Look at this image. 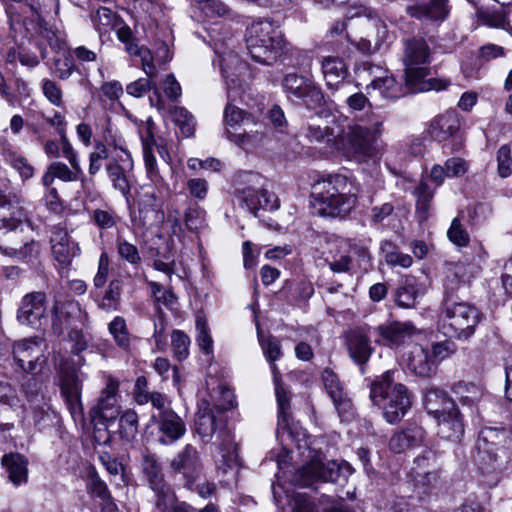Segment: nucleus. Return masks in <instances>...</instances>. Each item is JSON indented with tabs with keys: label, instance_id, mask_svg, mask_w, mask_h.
<instances>
[{
	"label": "nucleus",
	"instance_id": "obj_1",
	"mask_svg": "<svg viewBox=\"0 0 512 512\" xmlns=\"http://www.w3.org/2000/svg\"><path fill=\"white\" fill-rule=\"evenodd\" d=\"M220 62L229 100L224 109L225 133L229 140L243 146L258 133L257 130L252 129V127L258 126L255 119L231 103L238 99L242 100L245 83L241 76L246 72L247 66L237 55L232 53L221 56Z\"/></svg>",
	"mask_w": 512,
	"mask_h": 512
},
{
	"label": "nucleus",
	"instance_id": "obj_2",
	"mask_svg": "<svg viewBox=\"0 0 512 512\" xmlns=\"http://www.w3.org/2000/svg\"><path fill=\"white\" fill-rule=\"evenodd\" d=\"M357 188L347 175H323L313 185L312 205L321 216L345 218L357 202Z\"/></svg>",
	"mask_w": 512,
	"mask_h": 512
},
{
	"label": "nucleus",
	"instance_id": "obj_3",
	"mask_svg": "<svg viewBox=\"0 0 512 512\" xmlns=\"http://www.w3.org/2000/svg\"><path fill=\"white\" fill-rule=\"evenodd\" d=\"M400 371L387 370L370 384V399L383 409V415L390 424L398 423L411 408V393L398 382Z\"/></svg>",
	"mask_w": 512,
	"mask_h": 512
},
{
	"label": "nucleus",
	"instance_id": "obj_4",
	"mask_svg": "<svg viewBox=\"0 0 512 512\" xmlns=\"http://www.w3.org/2000/svg\"><path fill=\"white\" fill-rule=\"evenodd\" d=\"M383 120L377 119L370 126L349 125L339 140V149L348 160L367 163L380 157V138L383 134Z\"/></svg>",
	"mask_w": 512,
	"mask_h": 512
},
{
	"label": "nucleus",
	"instance_id": "obj_5",
	"mask_svg": "<svg viewBox=\"0 0 512 512\" xmlns=\"http://www.w3.org/2000/svg\"><path fill=\"white\" fill-rule=\"evenodd\" d=\"M245 37L251 58L264 65L275 63L287 45L280 27L269 19L254 21L247 28Z\"/></svg>",
	"mask_w": 512,
	"mask_h": 512
},
{
	"label": "nucleus",
	"instance_id": "obj_6",
	"mask_svg": "<svg viewBox=\"0 0 512 512\" xmlns=\"http://www.w3.org/2000/svg\"><path fill=\"white\" fill-rule=\"evenodd\" d=\"M439 321L444 334L459 339L470 338L481 321V313L473 304L458 297L443 298Z\"/></svg>",
	"mask_w": 512,
	"mask_h": 512
},
{
	"label": "nucleus",
	"instance_id": "obj_7",
	"mask_svg": "<svg viewBox=\"0 0 512 512\" xmlns=\"http://www.w3.org/2000/svg\"><path fill=\"white\" fill-rule=\"evenodd\" d=\"M224 408H210L205 402L200 406L195 418V430L205 443L215 437V444L229 458L234 457L235 443L231 431L226 427Z\"/></svg>",
	"mask_w": 512,
	"mask_h": 512
},
{
	"label": "nucleus",
	"instance_id": "obj_8",
	"mask_svg": "<svg viewBox=\"0 0 512 512\" xmlns=\"http://www.w3.org/2000/svg\"><path fill=\"white\" fill-rule=\"evenodd\" d=\"M402 63L408 85L415 88L418 84L427 83L425 78L430 73L432 50L422 36H411L402 41Z\"/></svg>",
	"mask_w": 512,
	"mask_h": 512
},
{
	"label": "nucleus",
	"instance_id": "obj_9",
	"mask_svg": "<svg viewBox=\"0 0 512 512\" xmlns=\"http://www.w3.org/2000/svg\"><path fill=\"white\" fill-rule=\"evenodd\" d=\"M352 473L353 468L347 462L338 463L333 460L323 462L313 459L298 470L296 480L302 486H310L315 481L344 485Z\"/></svg>",
	"mask_w": 512,
	"mask_h": 512
},
{
	"label": "nucleus",
	"instance_id": "obj_10",
	"mask_svg": "<svg viewBox=\"0 0 512 512\" xmlns=\"http://www.w3.org/2000/svg\"><path fill=\"white\" fill-rule=\"evenodd\" d=\"M281 86L289 101L302 103L308 109L321 107L325 103L321 87L311 78L288 73L283 77Z\"/></svg>",
	"mask_w": 512,
	"mask_h": 512
},
{
	"label": "nucleus",
	"instance_id": "obj_11",
	"mask_svg": "<svg viewBox=\"0 0 512 512\" xmlns=\"http://www.w3.org/2000/svg\"><path fill=\"white\" fill-rule=\"evenodd\" d=\"M450 85V81L445 79L438 78H430L427 80V83L418 84L417 86L412 87V85H408L407 79L405 78V83L401 80L398 81L393 75H388L387 73L382 75H375V79L371 80L370 84L367 85V89L372 87L373 89H378L383 98L386 99H398L407 93L414 92H424V91H442L447 89Z\"/></svg>",
	"mask_w": 512,
	"mask_h": 512
},
{
	"label": "nucleus",
	"instance_id": "obj_12",
	"mask_svg": "<svg viewBox=\"0 0 512 512\" xmlns=\"http://www.w3.org/2000/svg\"><path fill=\"white\" fill-rule=\"evenodd\" d=\"M170 474L180 476L183 486L193 490L200 478L203 464L199 451L192 444H186L169 463Z\"/></svg>",
	"mask_w": 512,
	"mask_h": 512
},
{
	"label": "nucleus",
	"instance_id": "obj_13",
	"mask_svg": "<svg viewBox=\"0 0 512 512\" xmlns=\"http://www.w3.org/2000/svg\"><path fill=\"white\" fill-rule=\"evenodd\" d=\"M13 356L18 367L25 373L39 375L47 365L43 350V339L32 337L22 339L13 345Z\"/></svg>",
	"mask_w": 512,
	"mask_h": 512
},
{
	"label": "nucleus",
	"instance_id": "obj_14",
	"mask_svg": "<svg viewBox=\"0 0 512 512\" xmlns=\"http://www.w3.org/2000/svg\"><path fill=\"white\" fill-rule=\"evenodd\" d=\"M10 221L3 220L0 227L3 229L0 231V251L2 254L18 259L23 263H33L40 255V244L34 240L24 242L21 245L16 243L18 238V232L16 226L9 227Z\"/></svg>",
	"mask_w": 512,
	"mask_h": 512
},
{
	"label": "nucleus",
	"instance_id": "obj_15",
	"mask_svg": "<svg viewBox=\"0 0 512 512\" xmlns=\"http://www.w3.org/2000/svg\"><path fill=\"white\" fill-rule=\"evenodd\" d=\"M133 167L132 155L123 147H119V152L110 157L105 165L107 177L112 183L113 188L124 197L130 195Z\"/></svg>",
	"mask_w": 512,
	"mask_h": 512
},
{
	"label": "nucleus",
	"instance_id": "obj_16",
	"mask_svg": "<svg viewBox=\"0 0 512 512\" xmlns=\"http://www.w3.org/2000/svg\"><path fill=\"white\" fill-rule=\"evenodd\" d=\"M151 421L157 427L158 442L162 445H173L186 433L184 420L174 410L152 414Z\"/></svg>",
	"mask_w": 512,
	"mask_h": 512
},
{
	"label": "nucleus",
	"instance_id": "obj_17",
	"mask_svg": "<svg viewBox=\"0 0 512 512\" xmlns=\"http://www.w3.org/2000/svg\"><path fill=\"white\" fill-rule=\"evenodd\" d=\"M375 343L389 348H398L405 344L415 333L411 322L393 321L374 328Z\"/></svg>",
	"mask_w": 512,
	"mask_h": 512
},
{
	"label": "nucleus",
	"instance_id": "obj_18",
	"mask_svg": "<svg viewBox=\"0 0 512 512\" xmlns=\"http://www.w3.org/2000/svg\"><path fill=\"white\" fill-rule=\"evenodd\" d=\"M346 345L351 359L361 367L364 373V364L370 359L374 349L370 343V327L362 326L350 329L346 335Z\"/></svg>",
	"mask_w": 512,
	"mask_h": 512
},
{
	"label": "nucleus",
	"instance_id": "obj_19",
	"mask_svg": "<svg viewBox=\"0 0 512 512\" xmlns=\"http://www.w3.org/2000/svg\"><path fill=\"white\" fill-rule=\"evenodd\" d=\"M141 471L145 482L154 493V498L175 492L166 481L161 462L153 454L142 456Z\"/></svg>",
	"mask_w": 512,
	"mask_h": 512
},
{
	"label": "nucleus",
	"instance_id": "obj_20",
	"mask_svg": "<svg viewBox=\"0 0 512 512\" xmlns=\"http://www.w3.org/2000/svg\"><path fill=\"white\" fill-rule=\"evenodd\" d=\"M119 384L113 378H108L105 388L96 405L91 409L90 415L93 421L109 422L116 419L119 411L117 406V393Z\"/></svg>",
	"mask_w": 512,
	"mask_h": 512
},
{
	"label": "nucleus",
	"instance_id": "obj_21",
	"mask_svg": "<svg viewBox=\"0 0 512 512\" xmlns=\"http://www.w3.org/2000/svg\"><path fill=\"white\" fill-rule=\"evenodd\" d=\"M50 243L54 259L62 267L69 266L73 259L80 255L78 243L61 227L53 228Z\"/></svg>",
	"mask_w": 512,
	"mask_h": 512
},
{
	"label": "nucleus",
	"instance_id": "obj_22",
	"mask_svg": "<svg viewBox=\"0 0 512 512\" xmlns=\"http://www.w3.org/2000/svg\"><path fill=\"white\" fill-rule=\"evenodd\" d=\"M53 328L61 331L58 326L64 324L67 327L78 328L77 323L82 327H86L89 323V315L83 310L77 301L70 300L64 303H56L53 308Z\"/></svg>",
	"mask_w": 512,
	"mask_h": 512
},
{
	"label": "nucleus",
	"instance_id": "obj_23",
	"mask_svg": "<svg viewBox=\"0 0 512 512\" xmlns=\"http://www.w3.org/2000/svg\"><path fill=\"white\" fill-rule=\"evenodd\" d=\"M409 16L428 22H443L448 14V0H417L406 7Z\"/></svg>",
	"mask_w": 512,
	"mask_h": 512
},
{
	"label": "nucleus",
	"instance_id": "obj_24",
	"mask_svg": "<svg viewBox=\"0 0 512 512\" xmlns=\"http://www.w3.org/2000/svg\"><path fill=\"white\" fill-rule=\"evenodd\" d=\"M46 295L43 292L26 294L18 310V320L25 325L37 328L46 311Z\"/></svg>",
	"mask_w": 512,
	"mask_h": 512
},
{
	"label": "nucleus",
	"instance_id": "obj_25",
	"mask_svg": "<svg viewBox=\"0 0 512 512\" xmlns=\"http://www.w3.org/2000/svg\"><path fill=\"white\" fill-rule=\"evenodd\" d=\"M58 382L61 393L69 405H74L80 400L81 382L74 368L62 359L57 367Z\"/></svg>",
	"mask_w": 512,
	"mask_h": 512
},
{
	"label": "nucleus",
	"instance_id": "obj_26",
	"mask_svg": "<svg viewBox=\"0 0 512 512\" xmlns=\"http://www.w3.org/2000/svg\"><path fill=\"white\" fill-rule=\"evenodd\" d=\"M460 117L456 110H447L435 117L429 126V133L437 141H445L456 137L460 129Z\"/></svg>",
	"mask_w": 512,
	"mask_h": 512
},
{
	"label": "nucleus",
	"instance_id": "obj_27",
	"mask_svg": "<svg viewBox=\"0 0 512 512\" xmlns=\"http://www.w3.org/2000/svg\"><path fill=\"white\" fill-rule=\"evenodd\" d=\"M406 362L408 369L418 377L430 378L437 370L436 362L431 357L430 351L421 345L412 347Z\"/></svg>",
	"mask_w": 512,
	"mask_h": 512
},
{
	"label": "nucleus",
	"instance_id": "obj_28",
	"mask_svg": "<svg viewBox=\"0 0 512 512\" xmlns=\"http://www.w3.org/2000/svg\"><path fill=\"white\" fill-rule=\"evenodd\" d=\"M319 62L323 79L328 89L337 88L349 74L345 61L339 56H322Z\"/></svg>",
	"mask_w": 512,
	"mask_h": 512
},
{
	"label": "nucleus",
	"instance_id": "obj_29",
	"mask_svg": "<svg viewBox=\"0 0 512 512\" xmlns=\"http://www.w3.org/2000/svg\"><path fill=\"white\" fill-rule=\"evenodd\" d=\"M1 464L5 468L8 480L15 486L26 484L28 481V460L19 453L2 456Z\"/></svg>",
	"mask_w": 512,
	"mask_h": 512
},
{
	"label": "nucleus",
	"instance_id": "obj_30",
	"mask_svg": "<svg viewBox=\"0 0 512 512\" xmlns=\"http://www.w3.org/2000/svg\"><path fill=\"white\" fill-rule=\"evenodd\" d=\"M423 403L428 414L433 415L435 418H440L441 415L451 411L456 407L454 401L447 395V393L439 388H427Z\"/></svg>",
	"mask_w": 512,
	"mask_h": 512
},
{
	"label": "nucleus",
	"instance_id": "obj_31",
	"mask_svg": "<svg viewBox=\"0 0 512 512\" xmlns=\"http://www.w3.org/2000/svg\"><path fill=\"white\" fill-rule=\"evenodd\" d=\"M438 419V435L449 441H459L464 434V425L457 407Z\"/></svg>",
	"mask_w": 512,
	"mask_h": 512
},
{
	"label": "nucleus",
	"instance_id": "obj_32",
	"mask_svg": "<svg viewBox=\"0 0 512 512\" xmlns=\"http://www.w3.org/2000/svg\"><path fill=\"white\" fill-rule=\"evenodd\" d=\"M322 380L324 387L338 412L341 413L342 411H348L350 408V401L345 396L338 376L332 370L325 369L322 373Z\"/></svg>",
	"mask_w": 512,
	"mask_h": 512
},
{
	"label": "nucleus",
	"instance_id": "obj_33",
	"mask_svg": "<svg viewBox=\"0 0 512 512\" xmlns=\"http://www.w3.org/2000/svg\"><path fill=\"white\" fill-rule=\"evenodd\" d=\"M413 195L416 197V217L422 223L430 216L434 190L425 180H421L415 186Z\"/></svg>",
	"mask_w": 512,
	"mask_h": 512
},
{
	"label": "nucleus",
	"instance_id": "obj_34",
	"mask_svg": "<svg viewBox=\"0 0 512 512\" xmlns=\"http://www.w3.org/2000/svg\"><path fill=\"white\" fill-rule=\"evenodd\" d=\"M437 458V453L434 450L425 449L413 460L408 472V477L427 472L440 471Z\"/></svg>",
	"mask_w": 512,
	"mask_h": 512
},
{
	"label": "nucleus",
	"instance_id": "obj_35",
	"mask_svg": "<svg viewBox=\"0 0 512 512\" xmlns=\"http://www.w3.org/2000/svg\"><path fill=\"white\" fill-rule=\"evenodd\" d=\"M464 266L460 263H452L448 266L444 280V298L457 297L456 292L463 283Z\"/></svg>",
	"mask_w": 512,
	"mask_h": 512
},
{
	"label": "nucleus",
	"instance_id": "obj_36",
	"mask_svg": "<svg viewBox=\"0 0 512 512\" xmlns=\"http://www.w3.org/2000/svg\"><path fill=\"white\" fill-rule=\"evenodd\" d=\"M191 506L180 501L175 492L154 498L152 512H189Z\"/></svg>",
	"mask_w": 512,
	"mask_h": 512
},
{
	"label": "nucleus",
	"instance_id": "obj_37",
	"mask_svg": "<svg viewBox=\"0 0 512 512\" xmlns=\"http://www.w3.org/2000/svg\"><path fill=\"white\" fill-rule=\"evenodd\" d=\"M170 113L173 122L184 137L194 135L196 121L194 116L186 108L175 106L170 110Z\"/></svg>",
	"mask_w": 512,
	"mask_h": 512
},
{
	"label": "nucleus",
	"instance_id": "obj_38",
	"mask_svg": "<svg viewBox=\"0 0 512 512\" xmlns=\"http://www.w3.org/2000/svg\"><path fill=\"white\" fill-rule=\"evenodd\" d=\"M138 415L134 410L124 411L119 418L118 433L121 439L132 442L138 434Z\"/></svg>",
	"mask_w": 512,
	"mask_h": 512
},
{
	"label": "nucleus",
	"instance_id": "obj_39",
	"mask_svg": "<svg viewBox=\"0 0 512 512\" xmlns=\"http://www.w3.org/2000/svg\"><path fill=\"white\" fill-rule=\"evenodd\" d=\"M147 284L150 288L153 302L159 310L162 306L170 310L174 309L177 298L171 289H166L155 281H147Z\"/></svg>",
	"mask_w": 512,
	"mask_h": 512
},
{
	"label": "nucleus",
	"instance_id": "obj_40",
	"mask_svg": "<svg viewBox=\"0 0 512 512\" xmlns=\"http://www.w3.org/2000/svg\"><path fill=\"white\" fill-rule=\"evenodd\" d=\"M71 55L76 64L77 72L81 75L87 76L90 64L98 61V52L84 45L77 46L71 49Z\"/></svg>",
	"mask_w": 512,
	"mask_h": 512
},
{
	"label": "nucleus",
	"instance_id": "obj_41",
	"mask_svg": "<svg viewBox=\"0 0 512 512\" xmlns=\"http://www.w3.org/2000/svg\"><path fill=\"white\" fill-rule=\"evenodd\" d=\"M51 168V172L54 174L55 178L63 181V182H75L81 181L82 184L85 183L86 177L82 170L81 166L78 168L68 167L64 162L54 161L49 164Z\"/></svg>",
	"mask_w": 512,
	"mask_h": 512
},
{
	"label": "nucleus",
	"instance_id": "obj_42",
	"mask_svg": "<svg viewBox=\"0 0 512 512\" xmlns=\"http://www.w3.org/2000/svg\"><path fill=\"white\" fill-rule=\"evenodd\" d=\"M115 29L118 40L125 45V51L130 56L140 54L141 51L145 48L144 46L139 45L138 40L134 36L131 28L123 21L120 20L115 25Z\"/></svg>",
	"mask_w": 512,
	"mask_h": 512
},
{
	"label": "nucleus",
	"instance_id": "obj_43",
	"mask_svg": "<svg viewBox=\"0 0 512 512\" xmlns=\"http://www.w3.org/2000/svg\"><path fill=\"white\" fill-rule=\"evenodd\" d=\"M122 293V282L118 279L112 280L108 288L99 301L98 306L104 311H116L120 305V298Z\"/></svg>",
	"mask_w": 512,
	"mask_h": 512
},
{
	"label": "nucleus",
	"instance_id": "obj_44",
	"mask_svg": "<svg viewBox=\"0 0 512 512\" xmlns=\"http://www.w3.org/2000/svg\"><path fill=\"white\" fill-rule=\"evenodd\" d=\"M143 159L147 177L156 185L163 183L164 179L160 174L156 157L151 149L150 142L143 138Z\"/></svg>",
	"mask_w": 512,
	"mask_h": 512
},
{
	"label": "nucleus",
	"instance_id": "obj_45",
	"mask_svg": "<svg viewBox=\"0 0 512 512\" xmlns=\"http://www.w3.org/2000/svg\"><path fill=\"white\" fill-rule=\"evenodd\" d=\"M285 290L288 292V297L295 302L306 301L314 294L312 283L303 279L287 282Z\"/></svg>",
	"mask_w": 512,
	"mask_h": 512
},
{
	"label": "nucleus",
	"instance_id": "obj_46",
	"mask_svg": "<svg viewBox=\"0 0 512 512\" xmlns=\"http://www.w3.org/2000/svg\"><path fill=\"white\" fill-rule=\"evenodd\" d=\"M419 296V289L415 283L407 281L398 287L395 292V302L399 307L412 308Z\"/></svg>",
	"mask_w": 512,
	"mask_h": 512
},
{
	"label": "nucleus",
	"instance_id": "obj_47",
	"mask_svg": "<svg viewBox=\"0 0 512 512\" xmlns=\"http://www.w3.org/2000/svg\"><path fill=\"white\" fill-rule=\"evenodd\" d=\"M110 334L115 343L122 349L127 350L130 347V334L127 329L126 321L121 316H116L108 326Z\"/></svg>",
	"mask_w": 512,
	"mask_h": 512
},
{
	"label": "nucleus",
	"instance_id": "obj_48",
	"mask_svg": "<svg viewBox=\"0 0 512 512\" xmlns=\"http://www.w3.org/2000/svg\"><path fill=\"white\" fill-rule=\"evenodd\" d=\"M3 155L5 161L19 173L23 180L33 176L34 169L25 157L11 150H5Z\"/></svg>",
	"mask_w": 512,
	"mask_h": 512
},
{
	"label": "nucleus",
	"instance_id": "obj_49",
	"mask_svg": "<svg viewBox=\"0 0 512 512\" xmlns=\"http://www.w3.org/2000/svg\"><path fill=\"white\" fill-rule=\"evenodd\" d=\"M116 249L119 258L132 266H138L142 262V258L138 248L128 242L126 239L117 238Z\"/></svg>",
	"mask_w": 512,
	"mask_h": 512
},
{
	"label": "nucleus",
	"instance_id": "obj_50",
	"mask_svg": "<svg viewBox=\"0 0 512 512\" xmlns=\"http://www.w3.org/2000/svg\"><path fill=\"white\" fill-rule=\"evenodd\" d=\"M109 158L108 149L101 141H96L94 151L89 154L88 173L91 177L95 176L102 168L103 161Z\"/></svg>",
	"mask_w": 512,
	"mask_h": 512
},
{
	"label": "nucleus",
	"instance_id": "obj_51",
	"mask_svg": "<svg viewBox=\"0 0 512 512\" xmlns=\"http://www.w3.org/2000/svg\"><path fill=\"white\" fill-rule=\"evenodd\" d=\"M305 136L311 143H329L335 138L333 130L328 126L313 123L307 125Z\"/></svg>",
	"mask_w": 512,
	"mask_h": 512
},
{
	"label": "nucleus",
	"instance_id": "obj_52",
	"mask_svg": "<svg viewBox=\"0 0 512 512\" xmlns=\"http://www.w3.org/2000/svg\"><path fill=\"white\" fill-rule=\"evenodd\" d=\"M409 479L413 482L415 489L419 490L420 493L428 494L436 487L440 479V471L422 473L409 477Z\"/></svg>",
	"mask_w": 512,
	"mask_h": 512
},
{
	"label": "nucleus",
	"instance_id": "obj_53",
	"mask_svg": "<svg viewBox=\"0 0 512 512\" xmlns=\"http://www.w3.org/2000/svg\"><path fill=\"white\" fill-rule=\"evenodd\" d=\"M171 345L174 356L182 361L189 355L190 338L180 330H173L171 334Z\"/></svg>",
	"mask_w": 512,
	"mask_h": 512
},
{
	"label": "nucleus",
	"instance_id": "obj_54",
	"mask_svg": "<svg viewBox=\"0 0 512 512\" xmlns=\"http://www.w3.org/2000/svg\"><path fill=\"white\" fill-rule=\"evenodd\" d=\"M197 342L203 353L209 355L213 352V339L209 333L207 322L198 316L196 319Z\"/></svg>",
	"mask_w": 512,
	"mask_h": 512
},
{
	"label": "nucleus",
	"instance_id": "obj_55",
	"mask_svg": "<svg viewBox=\"0 0 512 512\" xmlns=\"http://www.w3.org/2000/svg\"><path fill=\"white\" fill-rule=\"evenodd\" d=\"M205 215L206 212L198 205L188 207L184 213V223L186 228L191 232H195L203 227Z\"/></svg>",
	"mask_w": 512,
	"mask_h": 512
},
{
	"label": "nucleus",
	"instance_id": "obj_56",
	"mask_svg": "<svg viewBox=\"0 0 512 512\" xmlns=\"http://www.w3.org/2000/svg\"><path fill=\"white\" fill-rule=\"evenodd\" d=\"M41 88L44 97L50 104L56 107L63 105V91L55 81L45 78L41 82Z\"/></svg>",
	"mask_w": 512,
	"mask_h": 512
},
{
	"label": "nucleus",
	"instance_id": "obj_57",
	"mask_svg": "<svg viewBox=\"0 0 512 512\" xmlns=\"http://www.w3.org/2000/svg\"><path fill=\"white\" fill-rule=\"evenodd\" d=\"M347 245L349 252L357 257L359 267L367 271L372 266V257L368 246L351 240L348 241Z\"/></svg>",
	"mask_w": 512,
	"mask_h": 512
},
{
	"label": "nucleus",
	"instance_id": "obj_58",
	"mask_svg": "<svg viewBox=\"0 0 512 512\" xmlns=\"http://www.w3.org/2000/svg\"><path fill=\"white\" fill-rule=\"evenodd\" d=\"M93 222L100 229H110L116 226L118 222V216L115 210L111 207H107L105 209L98 208L93 211L92 214Z\"/></svg>",
	"mask_w": 512,
	"mask_h": 512
},
{
	"label": "nucleus",
	"instance_id": "obj_59",
	"mask_svg": "<svg viewBox=\"0 0 512 512\" xmlns=\"http://www.w3.org/2000/svg\"><path fill=\"white\" fill-rule=\"evenodd\" d=\"M478 438L481 449H486L487 443L500 448L506 438V433L503 429L486 427L481 430Z\"/></svg>",
	"mask_w": 512,
	"mask_h": 512
},
{
	"label": "nucleus",
	"instance_id": "obj_60",
	"mask_svg": "<svg viewBox=\"0 0 512 512\" xmlns=\"http://www.w3.org/2000/svg\"><path fill=\"white\" fill-rule=\"evenodd\" d=\"M275 394L278 405V418L280 421L287 423L290 417V394L282 384H277Z\"/></svg>",
	"mask_w": 512,
	"mask_h": 512
},
{
	"label": "nucleus",
	"instance_id": "obj_61",
	"mask_svg": "<svg viewBox=\"0 0 512 512\" xmlns=\"http://www.w3.org/2000/svg\"><path fill=\"white\" fill-rule=\"evenodd\" d=\"M447 236L452 243L460 247L467 246L470 241L469 234L458 217L452 220L450 228L447 231Z\"/></svg>",
	"mask_w": 512,
	"mask_h": 512
},
{
	"label": "nucleus",
	"instance_id": "obj_62",
	"mask_svg": "<svg viewBox=\"0 0 512 512\" xmlns=\"http://www.w3.org/2000/svg\"><path fill=\"white\" fill-rule=\"evenodd\" d=\"M139 206L141 213L154 214V217L156 219L158 213L161 212L162 202L157 197L154 191H147L143 193V195L141 196ZM145 217H148V215H146Z\"/></svg>",
	"mask_w": 512,
	"mask_h": 512
},
{
	"label": "nucleus",
	"instance_id": "obj_63",
	"mask_svg": "<svg viewBox=\"0 0 512 512\" xmlns=\"http://www.w3.org/2000/svg\"><path fill=\"white\" fill-rule=\"evenodd\" d=\"M261 192L262 189L257 190L251 187H247L242 190H238L237 197L243 204H245L250 212L255 214L259 210V199L261 198Z\"/></svg>",
	"mask_w": 512,
	"mask_h": 512
},
{
	"label": "nucleus",
	"instance_id": "obj_64",
	"mask_svg": "<svg viewBox=\"0 0 512 512\" xmlns=\"http://www.w3.org/2000/svg\"><path fill=\"white\" fill-rule=\"evenodd\" d=\"M498 174L506 178L512 174L511 149L508 145H502L497 152Z\"/></svg>",
	"mask_w": 512,
	"mask_h": 512
}]
</instances>
